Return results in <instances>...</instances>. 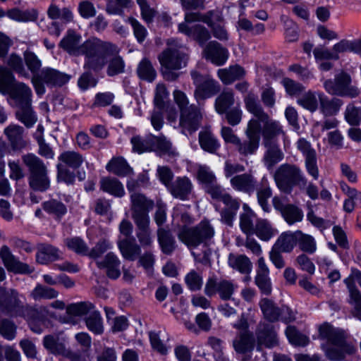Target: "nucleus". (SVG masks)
<instances>
[{
  "label": "nucleus",
  "mask_w": 361,
  "mask_h": 361,
  "mask_svg": "<svg viewBox=\"0 0 361 361\" xmlns=\"http://www.w3.org/2000/svg\"><path fill=\"white\" fill-rule=\"evenodd\" d=\"M296 235L299 248L302 251L308 254H313L316 251V241L312 235L304 234L301 231H297Z\"/></svg>",
  "instance_id": "obj_53"
},
{
  "label": "nucleus",
  "mask_w": 361,
  "mask_h": 361,
  "mask_svg": "<svg viewBox=\"0 0 361 361\" xmlns=\"http://www.w3.org/2000/svg\"><path fill=\"white\" fill-rule=\"evenodd\" d=\"M297 238L296 232L295 233H282L277 239L273 247L282 252H290L296 244Z\"/></svg>",
  "instance_id": "obj_45"
},
{
  "label": "nucleus",
  "mask_w": 361,
  "mask_h": 361,
  "mask_svg": "<svg viewBox=\"0 0 361 361\" xmlns=\"http://www.w3.org/2000/svg\"><path fill=\"white\" fill-rule=\"evenodd\" d=\"M6 16L9 18L18 22L35 21L38 18V11L34 8L23 11L14 8L8 10Z\"/></svg>",
  "instance_id": "obj_41"
},
{
  "label": "nucleus",
  "mask_w": 361,
  "mask_h": 361,
  "mask_svg": "<svg viewBox=\"0 0 361 361\" xmlns=\"http://www.w3.org/2000/svg\"><path fill=\"white\" fill-rule=\"evenodd\" d=\"M282 216L290 225L300 222L303 219V212L301 209L293 205L288 204L283 209Z\"/></svg>",
  "instance_id": "obj_56"
},
{
  "label": "nucleus",
  "mask_w": 361,
  "mask_h": 361,
  "mask_svg": "<svg viewBox=\"0 0 361 361\" xmlns=\"http://www.w3.org/2000/svg\"><path fill=\"white\" fill-rule=\"evenodd\" d=\"M0 258L8 271L16 274H31L34 271L32 267L19 261L7 245H3L0 248Z\"/></svg>",
  "instance_id": "obj_14"
},
{
  "label": "nucleus",
  "mask_w": 361,
  "mask_h": 361,
  "mask_svg": "<svg viewBox=\"0 0 361 361\" xmlns=\"http://www.w3.org/2000/svg\"><path fill=\"white\" fill-rule=\"evenodd\" d=\"M85 323L90 331L96 335L103 333L104 326L102 318L99 312L94 311L86 318Z\"/></svg>",
  "instance_id": "obj_59"
},
{
  "label": "nucleus",
  "mask_w": 361,
  "mask_h": 361,
  "mask_svg": "<svg viewBox=\"0 0 361 361\" xmlns=\"http://www.w3.org/2000/svg\"><path fill=\"white\" fill-rule=\"evenodd\" d=\"M136 226V236L142 247H149L153 243L152 230L150 229V220L134 222Z\"/></svg>",
  "instance_id": "obj_33"
},
{
  "label": "nucleus",
  "mask_w": 361,
  "mask_h": 361,
  "mask_svg": "<svg viewBox=\"0 0 361 361\" xmlns=\"http://www.w3.org/2000/svg\"><path fill=\"white\" fill-rule=\"evenodd\" d=\"M243 209L245 212L240 216V226L242 231L247 235H253L255 225H253L252 218L254 213L244 204Z\"/></svg>",
  "instance_id": "obj_52"
},
{
  "label": "nucleus",
  "mask_w": 361,
  "mask_h": 361,
  "mask_svg": "<svg viewBox=\"0 0 361 361\" xmlns=\"http://www.w3.org/2000/svg\"><path fill=\"white\" fill-rule=\"evenodd\" d=\"M4 134L13 149H20L26 146V142L23 138L24 129L23 127L16 124H11L4 129Z\"/></svg>",
  "instance_id": "obj_31"
},
{
  "label": "nucleus",
  "mask_w": 361,
  "mask_h": 361,
  "mask_svg": "<svg viewBox=\"0 0 361 361\" xmlns=\"http://www.w3.org/2000/svg\"><path fill=\"white\" fill-rule=\"evenodd\" d=\"M137 72L141 79L149 82L153 81L157 75L156 71L153 68L151 62L147 59H143L140 62Z\"/></svg>",
  "instance_id": "obj_58"
},
{
  "label": "nucleus",
  "mask_w": 361,
  "mask_h": 361,
  "mask_svg": "<svg viewBox=\"0 0 361 361\" xmlns=\"http://www.w3.org/2000/svg\"><path fill=\"white\" fill-rule=\"evenodd\" d=\"M24 164L27 167L30 175L47 172V166L38 157L33 154H27L22 157Z\"/></svg>",
  "instance_id": "obj_44"
},
{
  "label": "nucleus",
  "mask_w": 361,
  "mask_h": 361,
  "mask_svg": "<svg viewBox=\"0 0 361 361\" xmlns=\"http://www.w3.org/2000/svg\"><path fill=\"white\" fill-rule=\"evenodd\" d=\"M264 146L267 149L263 157V161L267 169L270 171L283 159L284 154L278 144Z\"/></svg>",
  "instance_id": "obj_34"
},
{
  "label": "nucleus",
  "mask_w": 361,
  "mask_h": 361,
  "mask_svg": "<svg viewBox=\"0 0 361 361\" xmlns=\"http://www.w3.org/2000/svg\"><path fill=\"white\" fill-rule=\"evenodd\" d=\"M253 234L259 240L267 242L278 234V231L267 219H259L255 222Z\"/></svg>",
  "instance_id": "obj_32"
},
{
  "label": "nucleus",
  "mask_w": 361,
  "mask_h": 361,
  "mask_svg": "<svg viewBox=\"0 0 361 361\" xmlns=\"http://www.w3.org/2000/svg\"><path fill=\"white\" fill-rule=\"evenodd\" d=\"M85 159L78 152L74 150H66L60 154L58 157L57 178L60 181L66 184H73L75 181V175L73 170L79 169L83 164Z\"/></svg>",
  "instance_id": "obj_4"
},
{
  "label": "nucleus",
  "mask_w": 361,
  "mask_h": 361,
  "mask_svg": "<svg viewBox=\"0 0 361 361\" xmlns=\"http://www.w3.org/2000/svg\"><path fill=\"white\" fill-rule=\"evenodd\" d=\"M230 183L235 190L249 195L254 192L257 186V180L250 173H245L231 177Z\"/></svg>",
  "instance_id": "obj_20"
},
{
  "label": "nucleus",
  "mask_w": 361,
  "mask_h": 361,
  "mask_svg": "<svg viewBox=\"0 0 361 361\" xmlns=\"http://www.w3.org/2000/svg\"><path fill=\"white\" fill-rule=\"evenodd\" d=\"M152 135H148L145 139L140 136H134L131 138V143L135 152L142 153L147 151H152Z\"/></svg>",
  "instance_id": "obj_61"
},
{
  "label": "nucleus",
  "mask_w": 361,
  "mask_h": 361,
  "mask_svg": "<svg viewBox=\"0 0 361 361\" xmlns=\"http://www.w3.org/2000/svg\"><path fill=\"white\" fill-rule=\"evenodd\" d=\"M175 103L180 111L179 126L182 128L183 132L188 131L192 133L196 131L202 120L200 109L194 104H190L187 95L179 90L173 92Z\"/></svg>",
  "instance_id": "obj_3"
},
{
  "label": "nucleus",
  "mask_w": 361,
  "mask_h": 361,
  "mask_svg": "<svg viewBox=\"0 0 361 361\" xmlns=\"http://www.w3.org/2000/svg\"><path fill=\"white\" fill-rule=\"evenodd\" d=\"M16 116L19 121L28 128H32L37 121V115L32 110L31 105L19 106L16 112Z\"/></svg>",
  "instance_id": "obj_43"
},
{
  "label": "nucleus",
  "mask_w": 361,
  "mask_h": 361,
  "mask_svg": "<svg viewBox=\"0 0 361 361\" xmlns=\"http://www.w3.org/2000/svg\"><path fill=\"white\" fill-rule=\"evenodd\" d=\"M245 109L259 121H264L268 114L262 106L258 96L252 91L248 92L243 98Z\"/></svg>",
  "instance_id": "obj_27"
},
{
  "label": "nucleus",
  "mask_w": 361,
  "mask_h": 361,
  "mask_svg": "<svg viewBox=\"0 0 361 361\" xmlns=\"http://www.w3.org/2000/svg\"><path fill=\"white\" fill-rule=\"evenodd\" d=\"M317 96L319 100L320 111L324 116L336 115L343 104L341 99L336 97L329 99L322 92H318Z\"/></svg>",
  "instance_id": "obj_29"
},
{
  "label": "nucleus",
  "mask_w": 361,
  "mask_h": 361,
  "mask_svg": "<svg viewBox=\"0 0 361 361\" xmlns=\"http://www.w3.org/2000/svg\"><path fill=\"white\" fill-rule=\"evenodd\" d=\"M61 252L51 244L40 243L37 246L36 262L47 265L62 258Z\"/></svg>",
  "instance_id": "obj_19"
},
{
  "label": "nucleus",
  "mask_w": 361,
  "mask_h": 361,
  "mask_svg": "<svg viewBox=\"0 0 361 361\" xmlns=\"http://www.w3.org/2000/svg\"><path fill=\"white\" fill-rule=\"evenodd\" d=\"M322 347L326 357L334 361L343 360L346 354H352L355 351L354 347L345 340H326Z\"/></svg>",
  "instance_id": "obj_12"
},
{
  "label": "nucleus",
  "mask_w": 361,
  "mask_h": 361,
  "mask_svg": "<svg viewBox=\"0 0 361 361\" xmlns=\"http://www.w3.org/2000/svg\"><path fill=\"white\" fill-rule=\"evenodd\" d=\"M44 347L52 354L61 355L68 357L71 361H85L81 355L67 349L60 340H44Z\"/></svg>",
  "instance_id": "obj_25"
},
{
  "label": "nucleus",
  "mask_w": 361,
  "mask_h": 361,
  "mask_svg": "<svg viewBox=\"0 0 361 361\" xmlns=\"http://www.w3.org/2000/svg\"><path fill=\"white\" fill-rule=\"evenodd\" d=\"M324 88L329 94L342 97L355 98L360 94V89L352 84L351 76L344 71L336 74L334 79L325 80Z\"/></svg>",
  "instance_id": "obj_6"
},
{
  "label": "nucleus",
  "mask_w": 361,
  "mask_h": 361,
  "mask_svg": "<svg viewBox=\"0 0 361 361\" xmlns=\"http://www.w3.org/2000/svg\"><path fill=\"white\" fill-rule=\"evenodd\" d=\"M67 247L78 255H87L88 247L84 240L79 237L68 238L64 240Z\"/></svg>",
  "instance_id": "obj_63"
},
{
  "label": "nucleus",
  "mask_w": 361,
  "mask_h": 361,
  "mask_svg": "<svg viewBox=\"0 0 361 361\" xmlns=\"http://www.w3.org/2000/svg\"><path fill=\"white\" fill-rule=\"evenodd\" d=\"M317 93L309 91L298 99V104L311 112L315 111L318 108Z\"/></svg>",
  "instance_id": "obj_64"
},
{
  "label": "nucleus",
  "mask_w": 361,
  "mask_h": 361,
  "mask_svg": "<svg viewBox=\"0 0 361 361\" xmlns=\"http://www.w3.org/2000/svg\"><path fill=\"white\" fill-rule=\"evenodd\" d=\"M43 209L48 214L56 218H61L67 212L66 205L56 200H50L42 204Z\"/></svg>",
  "instance_id": "obj_55"
},
{
  "label": "nucleus",
  "mask_w": 361,
  "mask_h": 361,
  "mask_svg": "<svg viewBox=\"0 0 361 361\" xmlns=\"http://www.w3.org/2000/svg\"><path fill=\"white\" fill-rule=\"evenodd\" d=\"M225 208L221 212V221L231 226L236 213L240 208V202L238 199L233 197L228 192L221 200Z\"/></svg>",
  "instance_id": "obj_21"
},
{
  "label": "nucleus",
  "mask_w": 361,
  "mask_h": 361,
  "mask_svg": "<svg viewBox=\"0 0 361 361\" xmlns=\"http://www.w3.org/2000/svg\"><path fill=\"white\" fill-rule=\"evenodd\" d=\"M228 264L233 268L243 274H248L252 270V263L249 258L245 255L235 256L230 255Z\"/></svg>",
  "instance_id": "obj_47"
},
{
  "label": "nucleus",
  "mask_w": 361,
  "mask_h": 361,
  "mask_svg": "<svg viewBox=\"0 0 361 361\" xmlns=\"http://www.w3.org/2000/svg\"><path fill=\"white\" fill-rule=\"evenodd\" d=\"M247 140L241 142L240 139L236 144L237 151L243 156H248L255 154L259 148L260 138H255L253 136H246Z\"/></svg>",
  "instance_id": "obj_46"
},
{
  "label": "nucleus",
  "mask_w": 361,
  "mask_h": 361,
  "mask_svg": "<svg viewBox=\"0 0 361 361\" xmlns=\"http://www.w3.org/2000/svg\"><path fill=\"white\" fill-rule=\"evenodd\" d=\"M319 331L322 338H345V337L347 336L343 329L334 328L328 323H324L321 325L319 328Z\"/></svg>",
  "instance_id": "obj_62"
},
{
  "label": "nucleus",
  "mask_w": 361,
  "mask_h": 361,
  "mask_svg": "<svg viewBox=\"0 0 361 361\" xmlns=\"http://www.w3.org/2000/svg\"><path fill=\"white\" fill-rule=\"evenodd\" d=\"M274 178L279 190L286 193L291 192L294 185L307 184L300 168L293 164L281 165L275 171Z\"/></svg>",
  "instance_id": "obj_5"
},
{
  "label": "nucleus",
  "mask_w": 361,
  "mask_h": 361,
  "mask_svg": "<svg viewBox=\"0 0 361 361\" xmlns=\"http://www.w3.org/2000/svg\"><path fill=\"white\" fill-rule=\"evenodd\" d=\"M118 247L123 257L129 261H134L141 253V246L133 237L119 238Z\"/></svg>",
  "instance_id": "obj_24"
},
{
  "label": "nucleus",
  "mask_w": 361,
  "mask_h": 361,
  "mask_svg": "<svg viewBox=\"0 0 361 361\" xmlns=\"http://www.w3.org/2000/svg\"><path fill=\"white\" fill-rule=\"evenodd\" d=\"M235 103L232 90H224L215 100V109L219 114H223Z\"/></svg>",
  "instance_id": "obj_42"
},
{
  "label": "nucleus",
  "mask_w": 361,
  "mask_h": 361,
  "mask_svg": "<svg viewBox=\"0 0 361 361\" xmlns=\"http://www.w3.org/2000/svg\"><path fill=\"white\" fill-rule=\"evenodd\" d=\"M260 121L264 124L262 130L264 145L278 144L279 137L283 140L286 138L283 126L279 121L271 119L269 115L266 120Z\"/></svg>",
  "instance_id": "obj_13"
},
{
  "label": "nucleus",
  "mask_w": 361,
  "mask_h": 361,
  "mask_svg": "<svg viewBox=\"0 0 361 361\" xmlns=\"http://www.w3.org/2000/svg\"><path fill=\"white\" fill-rule=\"evenodd\" d=\"M106 169L109 172L121 177L133 173V169L123 157L113 158L107 164Z\"/></svg>",
  "instance_id": "obj_36"
},
{
  "label": "nucleus",
  "mask_w": 361,
  "mask_h": 361,
  "mask_svg": "<svg viewBox=\"0 0 361 361\" xmlns=\"http://www.w3.org/2000/svg\"><path fill=\"white\" fill-rule=\"evenodd\" d=\"M94 306L90 302H81L73 303L66 307V314L60 317V322L71 324L77 323L76 317L87 314Z\"/></svg>",
  "instance_id": "obj_18"
},
{
  "label": "nucleus",
  "mask_w": 361,
  "mask_h": 361,
  "mask_svg": "<svg viewBox=\"0 0 361 361\" xmlns=\"http://www.w3.org/2000/svg\"><path fill=\"white\" fill-rule=\"evenodd\" d=\"M118 54V52L108 59L106 73L109 76H115L125 71V62Z\"/></svg>",
  "instance_id": "obj_50"
},
{
  "label": "nucleus",
  "mask_w": 361,
  "mask_h": 361,
  "mask_svg": "<svg viewBox=\"0 0 361 361\" xmlns=\"http://www.w3.org/2000/svg\"><path fill=\"white\" fill-rule=\"evenodd\" d=\"M214 235V226L204 219L193 227L183 226L178 233V238L192 250L195 262L211 266L212 250L209 246Z\"/></svg>",
  "instance_id": "obj_1"
},
{
  "label": "nucleus",
  "mask_w": 361,
  "mask_h": 361,
  "mask_svg": "<svg viewBox=\"0 0 361 361\" xmlns=\"http://www.w3.org/2000/svg\"><path fill=\"white\" fill-rule=\"evenodd\" d=\"M191 78L195 90L194 96L197 101L204 100L217 94L220 86L209 75H202L197 71H192Z\"/></svg>",
  "instance_id": "obj_9"
},
{
  "label": "nucleus",
  "mask_w": 361,
  "mask_h": 361,
  "mask_svg": "<svg viewBox=\"0 0 361 361\" xmlns=\"http://www.w3.org/2000/svg\"><path fill=\"white\" fill-rule=\"evenodd\" d=\"M118 52L116 45L98 38H92L82 43L81 55L85 56V68L99 71L106 64L108 59Z\"/></svg>",
  "instance_id": "obj_2"
},
{
  "label": "nucleus",
  "mask_w": 361,
  "mask_h": 361,
  "mask_svg": "<svg viewBox=\"0 0 361 361\" xmlns=\"http://www.w3.org/2000/svg\"><path fill=\"white\" fill-rule=\"evenodd\" d=\"M262 185L258 189L257 192V200L264 212L269 211L268 200L271 197L272 192L270 187L267 185V179L263 178L262 180Z\"/></svg>",
  "instance_id": "obj_57"
},
{
  "label": "nucleus",
  "mask_w": 361,
  "mask_h": 361,
  "mask_svg": "<svg viewBox=\"0 0 361 361\" xmlns=\"http://www.w3.org/2000/svg\"><path fill=\"white\" fill-rule=\"evenodd\" d=\"M25 311L28 313V324L31 331L37 334L43 332L47 323L46 319L49 312L47 308L43 306L37 308L28 307Z\"/></svg>",
  "instance_id": "obj_17"
},
{
  "label": "nucleus",
  "mask_w": 361,
  "mask_h": 361,
  "mask_svg": "<svg viewBox=\"0 0 361 361\" xmlns=\"http://www.w3.org/2000/svg\"><path fill=\"white\" fill-rule=\"evenodd\" d=\"M96 264L99 269H105L106 275L112 279H118L121 275V261L113 252H109L104 259L97 261Z\"/></svg>",
  "instance_id": "obj_26"
},
{
  "label": "nucleus",
  "mask_w": 361,
  "mask_h": 361,
  "mask_svg": "<svg viewBox=\"0 0 361 361\" xmlns=\"http://www.w3.org/2000/svg\"><path fill=\"white\" fill-rule=\"evenodd\" d=\"M167 44L170 46L164 49L159 56L158 59L162 68L179 70L186 66L188 56L183 46H178L176 40L169 39Z\"/></svg>",
  "instance_id": "obj_7"
},
{
  "label": "nucleus",
  "mask_w": 361,
  "mask_h": 361,
  "mask_svg": "<svg viewBox=\"0 0 361 361\" xmlns=\"http://www.w3.org/2000/svg\"><path fill=\"white\" fill-rule=\"evenodd\" d=\"M169 191L173 197L181 200H188L192 190V184L190 180L184 177H178L168 188Z\"/></svg>",
  "instance_id": "obj_22"
},
{
  "label": "nucleus",
  "mask_w": 361,
  "mask_h": 361,
  "mask_svg": "<svg viewBox=\"0 0 361 361\" xmlns=\"http://www.w3.org/2000/svg\"><path fill=\"white\" fill-rule=\"evenodd\" d=\"M44 83L48 86H62L70 80V75L56 69L45 68L39 73Z\"/></svg>",
  "instance_id": "obj_30"
},
{
  "label": "nucleus",
  "mask_w": 361,
  "mask_h": 361,
  "mask_svg": "<svg viewBox=\"0 0 361 361\" xmlns=\"http://www.w3.org/2000/svg\"><path fill=\"white\" fill-rule=\"evenodd\" d=\"M29 185L31 188L38 191H45L49 188V180L47 172L30 175Z\"/></svg>",
  "instance_id": "obj_54"
},
{
  "label": "nucleus",
  "mask_w": 361,
  "mask_h": 361,
  "mask_svg": "<svg viewBox=\"0 0 361 361\" xmlns=\"http://www.w3.org/2000/svg\"><path fill=\"white\" fill-rule=\"evenodd\" d=\"M7 66L11 71L16 72L20 76L29 78L30 74L25 69L23 59L16 54H11L6 61Z\"/></svg>",
  "instance_id": "obj_48"
},
{
  "label": "nucleus",
  "mask_w": 361,
  "mask_h": 361,
  "mask_svg": "<svg viewBox=\"0 0 361 361\" xmlns=\"http://www.w3.org/2000/svg\"><path fill=\"white\" fill-rule=\"evenodd\" d=\"M28 307H25L19 299V293L14 289H6L0 286V314L20 316Z\"/></svg>",
  "instance_id": "obj_8"
},
{
  "label": "nucleus",
  "mask_w": 361,
  "mask_h": 361,
  "mask_svg": "<svg viewBox=\"0 0 361 361\" xmlns=\"http://www.w3.org/2000/svg\"><path fill=\"white\" fill-rule=\"evenodd\" d=\"M131 217L134 222L150 220L149 212L154 207V202L143 194L133 192L130 195Z\"/></svg>",
  "instance_id": "obj_10"
},
{
  "label": "nucleus",
  "mask_w": 361,
  "mask_h": 361,
  "mask_svg": "<svg viewBox=\"0 0 361 361\" xmlns=\"http://www.w3.org/2000/svg\"><path fill=\"white\" fill-rule=\"evenodd\" d=\"M99 183L101 190L111 195L122 197L125 195L123 184L116 178L104 177L101 178Z\"/></svg>",
  "instance_id": "obj_35"
},
{
  "label": "nucleus",
  "mask_w": 361,
  "mask_h": 361,
  "mask_svg": "<svg viewBox=\"0 0 361 361\" xmlns=\"http://www.w3.org/2000/svg\"><path fill=\"white\" fill-rule=\"evenodd\" d=\"M255 322L252 317H248L246 314L243 313L238 321L233 324V327L238 331L240 338H251L253 336L252 332L250 330V323Z\"/></svg>",
  "instance_id": "obj_49"
},
{
  "label": "nucleus",
  "mask_w": 361,
  "mask_h": 361,
  "mask_svg": "<svg viewBox=\"0 0 361 361\" xmlns=\"http://www.w3.org/2000/svg\"><path fill=\"white\" fill-rule=\"evenodd\" d=\"M8 91L11 99L16 106L31 105L32 90L25 83L14 82L10 85Z\"/></svg>",
  "instance_id": "obj_15"
},
{
  "label": "nucleus",
  "mask_w": 361,
  "mask_h": 361,
  "mask_svg": "<svg viewBox=\"0 0 361 361\" xmlns=\"http://www.w3.org/2000/svg\"><path fill=\"white\" fill-rule=\"evenodd\" d=\"M245 75V71L244 68L238 65L218 71V76L222 82L226 85L231 84L235 80L243 78Z\"/></svg>",
  "instance_id": "obj_37"
},
{
  "label": "nucleus",
  "mask_w": 361,
  "mask_h": 361,
  "mask_svg": "<svg viewBox=\"0 0 361 361\" xmlns=\"http://www.w3.org/2000/svg\"><path fill=\"white\" fill-rule=\"evenodd\" d=\"M59 292L55 289L44 286L42 284H37L32 290L30 296L35 300H51L57 298Z\"/></svg>",
  "instance_id": "obj_51"
},
{
  "label": "nucleus",
  "mask_w": 361,
  "mask_h": 361,
  "mask_svg": "<svg viewBox=\"0 0 361 361\" xmlns=\"http://www.w3.org/2000/svg\"><path fill=\"white\" fill-rule=\"evenodd\" d=\"M257 266L255 283L263 295H269L272 290L271 282L269 276V269L264 257L258 259Z\"/></svg>",
  "instance_id": "obj_16"
},
{
  "label": "nucleus",
  "mask_w": 361,
  "mask_h": 361,
  "mask_svg": "<svg viewBox=\"0 0 361 361\" xmlns=\"http://www.w3.org/2000/svg\"><path fill=\"white\" fill-rule=\"evenodd\" d=\"M207 59L217 66L223 65L228 59V51L216 42H210L204 49Z\"/></svg>",
  "instance_id": "obj_28"
},
{
  "label": "nucleus",
  "mask_w": 361,
  "mask_h": 361,
  "mask_svg": "<svg viewBox=\"0 0 361 361\" xmlns=\"http://www.w3.org/2000/svg\"><path fill=\"white\" fill-rule=\"evenodd\" d=\"M236 287L237 286L231 281L218 280L216 277H210L206 282L204 293L208 297H212L219 293L221 299L227 300L231 298Z\"/></svg>",
  "instance_id": "obj_11"
},
{
  "label": "nucleus",
  "mask_w": 361,
  "mask_h": 361,
  "mask_svg": "<svg viewBox=\"0 0 361 361\" xmlns=\"http://www.w3.org/2000/svg\"><path fill=\"white\" fill-rule=\"evenodd\" d=\"M259 305L265 319L271 322L279 320L280 307H278L273 300L267 298H262Z\"/></svg>",
  "instance_id": "obj_38"
},
{
  "label": "nucleus",
  "mask_w": 361,
  "mask_h": 361,
  "mask_svg": "<svg viewBox=\"0 0 361 361\" xmlns=\"http://www.w3.org/2000/svg\"><path fill=\"white\" fill-rule=\"evenodd\" d=\"M149 184V178L147 171H144L139 173L137 178H129L126 183V187L129 192H136L140 188L147 187Z\"/></svg>",
  "instance_id": "obj_60"
},
{
  "label": "nucleus",
  "mask_w": 361,
  "mask_h": 361,
  "mask_svg": "<svg viewBox=\"0 0 361 361\" xmlns=\"http://www.w3.org/2000/svg\"><path fill=\"white\" fill-rule=\"evenodd\" d=\"M199 143L203 150L212 154H215L220 147L218 140L208 130L199 133Z\"/></svg>",
  "instance_id": "obj_40"
},
{
  "label": "nucleus",
  "mask_w": 361,
  "mask_h": 361,
  "mask_svg": "<svg viewBox=\"0 0 361 361\" xmlns=\"http://www.w3.org/2000/svg\"><path fill=\"white\" fill-rule=\"evenodd\" d=\"M82 37L73 30H68L66 35L60 42L59 46L68 54L73 56L81 55L82 44Z\"/></svg>",
  "instance_id": "obj_23"
},
{
  "label": "nucleus",
  "mask_w": 361,
  "mask_h": 361,
  "mask_svg": "<svg viewBox=\"0 0 361 361\" xmlns=\"http://www.w3.org/2000/svg\"><path fill=\"white\" fill-rule=\"evenodd\" d=\"M158 242L161 251L166 255H171L176 249V240L169 231L163 228L157 230Z\"/></svg>",
  "instance_id": "obj_39"
}]
</instances>
